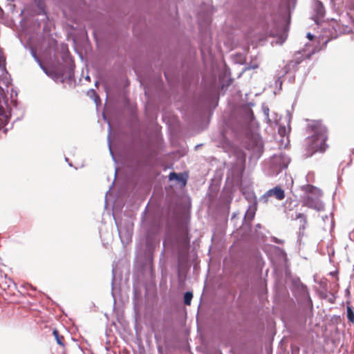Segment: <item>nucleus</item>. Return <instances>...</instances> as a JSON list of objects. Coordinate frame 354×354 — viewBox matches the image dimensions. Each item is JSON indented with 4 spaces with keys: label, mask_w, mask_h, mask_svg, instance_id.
<instances>
[{
    "label": "nucleus",
    "mask_w": 354,
    "mask_h": 354,
    "mask_svg": "<svg viewBox=\"0 0 354 354\" xmlns=\"http://www.w3.org/2000/svg\"><path fill=\"white\" fill-rule=\"evenodd\" d=\"M308 131L310 133L306 138V144L312 151L311 155L315 152H324L328 148L326 141L328 139L327 129L319 121H314L308 124Z\"/></svg>",
    "instance_id": "obj_1"
},
{
    "label": "nucleus",
    "mask_w": 354,
    "mask_h": 354,
    "mask_svg": "<svg viewBox=\"0 0 354 354\" xmlns=\"http://www.w3.org/2000/svg\"><path fill=\"white\" fill-rule=\"evenodd\" d=\"M290 162V158L283 152L274 154L270 159L266 174L270 176H277L283 170L287 169Z\"/></svg>",
    "instance_id": "obj_2"
},
{
    "label": "nucleus",
    "mask_w": 354,
    "mask_h": 354,
    "mask_svg": "<svg viewBox=\"0 0 354 354\" xmlns=\"http://www.w3.org/2000/svg\"><path fill=\"white\" fill-rule=\"evenodd\" d=\"M5 106H6V102L4 90L0 86V131L3 129V132L6 133L8 129L4 127L8 124L10 116L6 111Z\"/></svg>",
    "instance_id": "obj_3"
},
{
    "label": "nucleus",
    "mask_w": 354,
    "mask_h": 354,
    "mask_svg": "<svg viewBox=\"0 0 354 354\" xmlns=\"http://www.w3.org/2000/svg\"><path fill=\"white\" fill-rule=\"evenodd\" d=\"M291 286L292 291H297L301 296L304 298H307L309 302L312 304V300L310 299L308 288L301 281L299 277H295L292 279Z\"/></svg>",
    "instance_id": "obj_4"
},
{
    "label": "nucleus",
    "mask_w": 354,
    "mask_h": 354,
    "mask_svg": "<svg viewBox=\"0 0 354 354\" xmlns=\"http://www.w3.org/2000/svg\"><path fill=\"white\" fill-rule=\"evenodd\" d=\"M246 198L248 200L250 198L252 200V202L245 212L243 220L248 219V221H252L255 216V213L257 209V197L254 193L252 192L250 194H248V196H247Z\"/></svg>",
    "instance_id": "obj_5"
},
{
    "label": "nucleus",
    "mask_w": 354,
    "mask_h": 354,
    "mask_svg": "<svg viewBox=\"0 0 354 354\" xmlns=\"http://www.w3.org/2000/svg\"><path fill=\"white\" fill-rule=\"evenodd\" d=\"M304 205L309 208L321 211L324 209V204L318 198L308 196L304 199Z\"/></svg>",
    "instance_id": "obj_6"
},
{
    "label": "nucleus",
    "mask_w": 354,
    "mask_h": 354,
    "mask_svg": "<svg viewBox=\"0 0 354 354\" xmlns=\"http://www.w3.org/2000/svg\"><path fill=\"white\" fill-rule=\"evenodd\" d=\"M314 10L315 15L312 17V19L315 24H319V19L324 17L325 15V8L320 1L317 0L315 1Z\"/></svg>",
    "instance_id": "obj_7"
},
{
    "label": "nucleus",
    "mask_w": 354,
    "mask_h": 354,
    "mask_svg": "<svg viewBox=\"0 0 354 354\" xmlns=\"http://www.w3.org/2000/svg\"><path fill=\"white\" fill-rule=\"evenodd\" d=\"M168 177L169 181L176 180L181 187H185L187 182V176H184L182 173L171 171Z\"/></svg>",
    "instance_id": "obj_8"
},
{
    "label": "nucleus",
    "mask_w": 354,
    "mask_h": 354,
    "mask_svg": "<svg viewBox=\"0 0 354 354\" xmlns=\"http://www.w3.org/2000/svg\"><path fill=\"white\" fill-rule=\"evenodd\" d=\"M270 196H274L278 201H281L285 198V192L279 186H275L274 187L270 189L267 191Z\"/></svg>",
    "instance_id": "obj_9"
},
{
    "label": "nucleus",
    "mask_w": 354,
    "mask_h": 354,
    "mask_svg": "<svg viewBox=\"0 0 354 354\" xmlns=\"http://www.w3.org/2000/svg\"><path fill=\"white\" fill-rule=\"evenodd\" d=\"M201 97L203 100L207 102L209 104L212 103H214V107L218 105V97L212 91L205 92L201 95Z\"/></svg>",
    "instance_id": "obj_10"
},
{
    "label": "nucleus",
    "mask_w": 354,
    "mask_h": 354,
    "mask_svg": "<svg viewBox=\"0 0 354 354\" xmlns=\"http://www.w3.org/2000/svg\"><path fill=\"white\" fill-rule=\"evenodd\" d=\"M290 12H291V8L290 6V2L288 0H286L285 12L283 14V16H282V18L286 23V24L283 26V30L285 31L288 30V24H289L290 21Z\"/></svg>",
    "instance_id": "obj_11"
},
{
    "label": "nucleus",
    "mask_w": 354,
    "mask_h": 354,
    "mask_svg": "<svg viewBox=\"0 0 354 354\" xmlns=\"http://www.w3.org/2000/svg\"><path fill=\"white\" fill-rule=\"evenodd\" d=\"M47 76L50 77L56 83H64L66 81V78H64V73L63 71L59 72L51 70L49 74L47 73Z\"/></svg>",
    "instance_id": "obj_12"
},
{
    "label": "nucleus",
    "mask_w": 354,
    "mask_h": 354,
    "mask_svg": "<svg viewBox=\"0 0 354 354\" xmlns=\"http://www.w3.org/2000/svg\"><path fill=\"white\" fill-rule=\"evenodd\" d=\"M243 118L245 122L252 123L254 120V115L253 111L248 106H243L242 108Z\"/></svg>",
    "instance_id": "obj_13"
},
{
    "label": "nucleus",
    "mask_w": 354,
    "mask_h": 354,
    "mask_svg": "<svg viewBox=\"0 0 354 354\" xmlns=\"http://www.w3.org/2000/svg\"><path fill=\"white\" fill-rule=\"evenodd\" d=\"M304 59V55H301L297 57L295 60L290 61L286 66V73H288L292 68L297 71L298 65H299Z\"/></svg>",
    "instance_id": "obj_14"
},
{
    "label": "nucleus",
    "mask_w": 354,
    "mask_h": 354,
    "mask_svg": "<svg viewBox=\"0 0 354 354\" xmlns=\"http://www.w3.org/2000/svg\"><path fill=\"white\" fill-rule=\"evenodd\" d=\"M133 304L134 308H136L138 305V301L140 299L141 292L135 285L133 286Z\"/></svg>",
    "instance_id": "obj_15"
},
{
    "label": "nucleus",
    "mask_w": 354,
    "mask_h": 354,
    "mask_svg": "<svg viewBox=\"0 0 354 354\" xmlns=\"http://www.w3.org/2000/svg\"><path fill=\"white\" fill-rule=\"evenodd\" d=\"M103 117H104V120H107V122L109 124V135H108V137H107V141H108V146H109L110 154L111 155L113 160H115V158L114 153H113V152L112 151V149H111V136H110V133H111V124H110L109 120L106 118L104 115Z\"/></svg>",
    "instance_id": "obj_16"
},
{
    "label": "nucleus",
    "mask_w": 354,
    "mask_h": 354,
    "mask_svg": "<svg viewBox=\"0 0 354 354\" xmlns=\"http://www.w3.org/2000/svg\"><path fill=\"white\" fill-rule=\"evenodd\" d=\"M53 335L57 343L61 346H64V337L61 335H59L58 330L57 329H54L53 331Z\"/></svg>",
    "instance_id": "obj_17"
},
{
    "label": "nucleus",
    "mask_w": 354,
    "mask_h": 354,
    "mask_svg": "<svg viewBox=\"0 0 354 354\" xmlns=\"http://www.w3.org/2000/svg\"><path fill=\"white\" fill-rule=\"evenodd\" d=\"M193 298V293L192 291H187L183 295V302L186 306H189Z\"/></svg>",
    "instance_id": "obj_18"
},
{
    "label": "nucleus",
    "mask_w": 354,
    "mask_h": 354,
    "mask_svg": "<svg viewBox=\"0 0 354 354\" xmlns=\"http://www.w3.org/2000/svg\"><path fill=\"white\" fill-rule=\"evenodd\" d=\"M115 225L118 228L119 236L121 239L124 234H126L128 237H131V233L129 230H127L124 228H123L122 227H121L120 225H119L117 221H115Z\"/></svg>",
    "instance_id": "obj_19"
},
{
    "label": "nucleus",
    "mask_w": 354,
    "mask_h": 354,
    "mask_svg": "<svg viewBox=\"0 0 354 354\" xmlns=\"http://www.w3.org/2000/svg\"><path fill=\"white\" fill-rule=\"evenodd\" d=\"M346 317L351 323H354V312L349 305L346 306Z\"/></svg>",
    "instance_id": "obj_20"
},
{
    "label": "nucleus",
    "mask_w": 354,
    "mask_h": 354,
    "mask_svg": "<svg viewBox=\"0 0 354 354\" xmlns=\"http://www.w3.org/2000/svg\"><path fill=\"white\" fill-rule=\"evenodd\" d=\"M64 78H66V80L68 81H73L74 80V71H73V66L72 65L68 66V75L67 76H64Z\"/></svg>",
    "instance_id": "obj_21"
},
{
    "label": "nucleus",
    "mask_w": 354,
    "mask_h": 354,
    "mask_svg": "<svg viewBox=\"0 0 354 354\" xmlns=\"http://www.w3.org/2000/svg\"><path fill=\"white\" fill-rule=\"evenodd\" d=\"M297 205H298V203L296 200H290L289 201L288 199H287L285 203L286 208H288L289 209H291L292 208V207H295Z\"/></svg>",
    "instance_id": "obj_22"
},
{
    "label": "nucleus",
    "mask_w": 354,
    "mask_h": 354,
    "mask_svg": "<svg viewBox=\"0 0 354 354\" xmlns=\"http://www.w3.org/2000/svg\"><path fill=\"white\" fill-rule=\"evenodd\" d=\"M36 62L38 63L39 67L42 69L44 73L47 75V73L49 74L51 70L48 69L42 63L41 60L39 57V60H36Z\"/></svg>",
    "instance_id": "obj_23"
},
{
    "label": "nucleus",
    "mask_w": 354,
    "mask_h": 354,
    "mask_svg": "<svg viewBox=\"0 0 354 354\" xmlns=\"http://www.w3.org/2000/svg\"><path fill=\"white\" fill-rule=\"evenodd\" d=\"M36 62L38 63L39 67L42 69L44 73L47 75V73L49 74L51 70L48 69L42 63L41 60L39 57V60H36Z\"/></svg>",
    "instance_id": "obj_24"
},
{
    "label": "nucleus",
    "mask_w": 354,
    "mask_h": 354,
    "mask_svg": "<svg viewBox=\"0 0 354 354\" xmlns=\"http://www.w3.org/2000/svg\"><path fill=\"white\" fill-rule=\"evenodd\" d=\"M36 62L38 63L39 67L42 69L44 73L47 75V73L49 74L51 70L48 69L42 63L41 60L39 57V60H36Z\"/></svg>",
    "instance_id": "obj_25"
},
{
    "label": "nucleus",
    "mask_w": 354,
    "mask_h": 354,
    "mask_svg": "<svg viewBox=\"0 0 354 354\" xmlns=\"http://www.w3.org/2000/svg\"><path fill=\"white\" fill-rule=\"evenodd\" d=\"M36 62L38 63L39 67L42 69L44 73L47 75V73L49 74L51 70L48 69L42 63L41 60L39 57V60H36Z\"/></svg>",
    "instance_id": "obj_26"
},
{
    "label": "nucleus",
    "mask_w": 354,
    "mask_h": 354,
    "mask_svg": "<svg viewBox=\"0 0 354 354\" xmlns=\"http://www.w3.org/2000/svg\"><path fill=\"white\" fill-rule=\"evenodd\" d=\"M36 62L38 63L39 67L42 69L44 73L47 75V73L49 74L51 70L48 69L42 63L41 60L39 57V60H36Z\"/></svg>",
    "instance_id": "obj_27"
},
{
    "label": "nucleus",
    "mask_w": 354,
    "mask_h": 354,
    "mask_svg": "<svg viewBox=\"0 0 354 354\" xmlns=\"http://www.w3.org/2000/svg\"><path fill=\"white\" fill-rule=\"evenodd\" d=\"M115 281V268H114V266H113V268H112V279H111V288H112L111 294H112V296H113V297L114 299H115V296H114V293H113V289H114Z\"/></svg>",
    "instance_id": "obj_28"
},
{
    "label": "nucleus",
    "mask_w": 354,
    "mask_h": 354,
    "mask_svg": "<svg viewBox=\"0 0 354 354\" xmlns=\"http://www.w3.org/2000/svg\"><path fill=\"white\" fill-rule=\"evenodd\" d=\"M305 191L309 193H314V191L320 192V189H318L316 187L310 185H307Z\"/></svg>",
    "instance_id": "obj_29"
},
{
    "label": "nucleus",
    "mask_w": 354,
    "mask_h": 354,
    "mask_svg": "<svg viewBox=\"0 0 354 354\" xmlns=\"http://www.w3.org/2000/svg\"><path fill=\"white\" fill-rule=\"evenodd\" d=\"M270 195L268 192H266L260 198L259 201L263 203H267L270 198Z\"/></svg>",
    "instance_id": "obj_30"
},
{
    "label": "nucleus",
    "mask_w": 354,
    "mask_h": 354,
    "mask_svg": "<svg viewBox=\"0 0 354 354\" xmlns=\"http://www.w3.org/2000/svg\"><path fill=\"white\" fill-rule=\"evenodd\" d=\"M263 111L266 116V120H267V122L270 123L271 120L269 118V108L268 106H263Z\"/></svg>",
    "instance_id": "obj_31"
},
{
    "label": "nucleus",
    "mask_w": 354,
    "mask_h": 354,
    "mask_svg": "<svg viewBox=\"0 0 354 354\" xmlns=\"http://www.w3.org/2000/svg\"><path fill=\"white\" fill-rule=\"evenodd\" d=\"M30 54L32 55V57L34 58V59L36 61V60H39V57L37 56V53L35 51V50L34 49L33 47H30Z\"/></svg>",
    "instance_id": "obj_32"
},
{
    "label": "nucleus",
    "mask_w": 354,
    "mask_h": 354,
    "mask_svg": "<svg viewBox=\"0 0 354 354\" xmlns=\"http://www.w3.org/2000/svg\"><path fill=\"white\" fill-rule=\"evenodd\" d=\"M275 86L276 87L279 88V90L281 89V87H282V80H281V77H279L276 81H275Z\"/></svg>",
    "instance_id": "obj_33"
},
{
    "label": "nucleus",
    "mask_w": 354,
    "mask_h": 354,
    "mask_svg": "<svg viewBox=\"0 0 354 354\" xmlns=\"http://www.w3.org/2000/svg\"><path fill=\"white\" fill-rule=\"evenodd\" d=\"M272 241L273 242H274L275 243H278V244H282L283 243V240H281V239H279L277 237H273L272 238Z\"/></svg>",
    "instance_id": "obj_34"
},
{
    "label": "nucleus",
    "mask_w": 354,
    "mask_h": 354,
    "mask_svg": "<svg viewBox=\"0 0 354 354\" xmlns=\"http://www.w3.org/2000/svg\"><path fill=\"white\" fill-rule=\"evenodd\" d=\"M286 37H287V35H286V36H284L283 35H280V37H279V39H280L279 44H282L285 41V40L286 39Z\"/></svg>",
    "instance_id": "obj_35"
},
{
    "label": "nucleus",
    "mask_w": 354,
    "mask_h": 354,
    "mask_svg": "<svg viewBox=\"0 0 354 354\" xmlns=\"http://www.w3.org/2000/svg\"><path fill=\"white\" fill-rule=\"evenodd\" d=\"M7 283H8V287H10L11 284H12L15 287L17 286L16 283L11 279H9Z\"/></svg>",
    "instance_id": "obj_36"
},
{
    "label": "nucleus",
    "mask_w": 354,
    "mask_h": 354,
    "mask_svg": "<svg viewBox=\"0 0 354 354\" xmlns=\"http://www.w3.org/2000/svg\"><path fill=\"white\" fill-rule=\"evenodd\" d=\"M306 37L309 39V40H313V39L315 37L314 35L310 33V32H308L307 35H306Z\"/></svg>",
    "instance_id": "obj_37"
},
{
    "label": "nucleus",
    "mask_w": 354,
    "mask_h": 354,
    "mask_svg": "<svg viewBox=\"0 0 354 354\" xmlns=\"http://www.w3.org/2000/svg\"><path fill=\"white\" fill-rule=\"evenodd\" d=\"M3 66L4 68L6 69L5 65H6V60L5 59L0 57V66Z\"/></svg>",
    "instance_id": "obj_38"
},
{
    "label": "nucleus",
    "mask_w": 354,
    "mask_h": 354,
    "mask_svg": "<svg viewBox=\"0 0 354 354\" xmlns=\"http://www.w3.org/2000/svg\"><path fill=\"white\" fill-rule=\"evenodd\" d=\"M296 218H305V216L301 213H299L296 215Z\"/></svg>",
    "instance_id": "obj_39"
},
{
    "label": "nucleus",
    "mask_w": 354,
    "mask_h": 354,
    "mask_svg": "<svg viewBox=\"0 0 354 354\" xmlns=\"http://www.w3.org/2000/svg\"><path fill=\"white\" fill-rule=\"evenodd\" d=\"M232 200V198L231 196H230L227 199V208L229 209L230 208V203H231V201Z\"/></svg>",
    "instance_id": "obj_40"
},
{
    "label": "nucleus",
    "mask_w": 354,
    "mask_h": 354,
    "mask_svg": "<svg viewBox=\"0 0 354 354\" xmlns=\"http://www.w3.org/2000/svg\"><path fill=\"white\" fill-rule=\"evenodd\" d=\"M239 156L241 157L242 162H245V156L242 153L239 154Z\"/></svg>",
    "instance_id": "obj_41"
},
{
    "label": "nucleus",
    "mask_w": 354,
    "mask_h": 354,
    "mask_svg": "<svg viewBox=\"0 0 354 354\" xmlns=\"http://www.w3.org/2000/svg\"><path fill=\"white\" fill-rule=\"evenodd\" d=\"M254 103L249 102V103H248V104H245L244 106H248L249 107H250V108H251V106H254Z\"/></svg>",
    "instance_id": "obj_42"
},
{
    "label": "nucleus",
    "mask_w": 354,
    "mask_h": 354,
    "mask_svg": "<svg viewBox=\"0 0 354 354\" xmlns=\"http://www.w3.org/2000/svg\"><path fill=\"white\" fill-rule=\"evenodd\" d=\"M287 115H288V123H289V122H290V117H291V116H290V111H287Z\"/></svg>",
    "instance_id": "obj_43"
},
{
    "label": "nucleus",
    "mask_w": 354,
    "mask_h": 354,
    "mask_svg": "<svg viewBox=\"0 0 354 354\" xmlns=\"http://www.w3.org/2000/svg\"><path fill=\"white\" fill-rule=\"evenodd\" d=\"M232 82V79H230L228 80L227 83L226 84V86L227 87L229 86L231 84Z\"/></svg>",
    "instance_id": "obj_44"
},
{
    "label": "nucleus",
    "mask_w": 354,
    "mask_h": 354,
    "mask_svg": "<svg viewBox=\"0 0 354 354\" xmlns=\"http://www.w3.org/2000/svg\"><path fill=\"white\" fill-rule=\"evenodd\" d=\"M158 351L159 354H162V348L160 346H158Z\"/></svg>",
    "instance_id": "obj_45"
},
{
    "label": "nucleus",
    "mask_w": 354,
    "mask_h": 354,
    "mask_svg": "<svg viewBox=\"0 0 354 354\" xmlns=\"http://www.w3.org/2000/svg\"><path fill=\"white\" fill-rule=\"evenodd\" d=\"M258 66L257 65H253V66H251L250 68H257Z\"/></svg>",
    "instance_id": "obj_46"
},
{
    "label": "nucleus",
    "mask_w": 354,
    "mask_h": 354,
    "mask_svg": "<svg viewBox=\"0 0 354 354\" xmlns=\"http://www.w3.org/2000/svg\"><path fill=\"white\" fill-rule=\"evenodd\" d=\"M97 99L100 100V98H99V97L97 95H96V97L95 99V102H97Z\"/></svg>",
    "instance_id": "obj_47"
},
{
    "label": "nucleus",
    "mask_w": 354,
    "mask_h": 354,
    "mask_svg": "<svg viewBox=\"0 0 354 354\" xmlns=\"http://www.w3.org/2000/svg\"><path fill=\"white\" fill-rule=\"evenodd\" d=\"M311 175V173H308V175H307V178H308Z\"/></svg>",
    "instance_id": "obj_48"
},
{
    "label": "nucleus",
    "mask_w": 354,
    "mask_h": 354,
    "mask_svg": "<svg viewBox=\"0 0 354 354\" xmlns=\"http://www.w3.org/2000/svg\"><path fill=\"white\" fill-rule=\"evenodd\" d=\"M235 217V214H233L232 219H233Z\"/></svg>",
    "instance_id": "obj_49"
},
{
    "label": "nucleus",
    "mask_w": 354,
    "mask_h": 354,
    "mask_svg": "<svg viewBox=\"0 0 354 354\" xmlns=\"http://www.w3.org/2000/svg\"><path fill=\"white\" fill-rule=\"evenodd\" d=\"M275 115H276V118L274 120H275V121H277V114H275Z\"/></svg>",
    "instance_id": "obj_50"
},
{
    "label": "nucleus",
    "mask_w": 354,
    "mask_h": 354,
    "mask_svg": "<svg viewBox=\"0 0 354 354\" xmlns=\"http://www.w3.org/2000/svg\"><path fill=\"white\" fill-rule=\"evenodd\" d=\"M330 303H334V301H333V300H332V299H330Z\"/></svg>",
    "instance_id": "obj_51"
},
{
    "label": "nucleus",
    "mask_w": 354,
    "mask_h": 354,
    "mask_svg": "<svg viewBox=\"0 0 354 354\" xmlns=\"http://www.w3.org/2000/svg\"><path fill=\"white\" fill-rule=\"evenodd\" d=\"M65 160H66V162H68V158H65Z\"/></svg>",
    "instance_id": "obj_52"
},
{
    "label": "nucleus",
    "mask_w": 354,
    "mask_h": 354,
    "mask_svg": "<svg viewBox=\"0 0 354 354\" xmlns=\"http://www.w3.org/2000/svg\"><path fill=\"white\" fill-rule=\"evenodd\" d=\"M165 76L166 78H167V74L165 73Z\"/></svg>",
    "instance_id": "obj_53"
}]
</instances>
